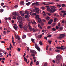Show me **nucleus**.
<instances>
[{
    "instance_id": "39",
    "label": "nucleus",
    "mask_w": 66,
    "mask_h": 66,
    "mask_svg": "<svg viewBox=\"0 0 66 66\" xmlns=\"http://www.w3.org/2000/svg\"><path fill=\"white\" fill-rule=\"evenodd\" d=\"M47 65H48V64L46 63H45V64H44V65H43V66H47Z\"/></svg>"
},
{
    "instance_id": "33",
    "label": "nucleus",
    "mask_w": 66,
    "mask_h": 66,
    "mask_svg": "<svg viewBox=\"0 0 66 66\" xmlns=\"http://www.w3.org/2000/svg\"><path fill=\"white\" fill-rule=\"evenodd\" d=\"M42 21L44 22H46V20H44V19H42Z\"/></svg>"
},
{
    "instance_id": "57",
    "label": "nucleus",
    "mask_w": 66,
    "mask_h": 66,
    "mask_svg": "<svg viewBox=\"0 0 66 66\" xmlns=\"http://www.w3.org/2000/svg\"><path fill=\"white\" fill-rule=\"evenodd\" d=\"M21 15L22 16H24V13H22L21 14Z\"/></svg>"
},
{
    "instance_id": "34",
    "label": "nucleus",
    "mask_w": 66,
    "mask_h": 66,
    "mask_svg": "<svg viewBox=\"0 0 66 66\" xmlns=\"http://www.w3.org/2000/svg\"><path fill=\"white\" fill-rule=\"evenodd\" d=\"M56 24V23H53L52 24V27H54L55 26V25Z\"/></svg>"
},
{
    "instance_id": "26",
    "label": "nucleus",
    "mask_w": 66,
    "mask_h": 66,
    "mask_svg": "<svg viewBox=\"0 0 66 66\" xmlns=\"http://www.w3.org/2000/svg\"><path fill=\"white\" fill-rule=\"evenodd\" d=\"M31 40L32 41V42L33 43H35V41H34L35 40V39H33L32 38V39H31Z\"/></svg>"
},
{
    "instance_id": "10",
    "label": "nucleus",
    "mask_w": 66,
    "mask_h": 66,
    "mask_svg": "<svg viewBox=\"0 0 66 66\" xmlns=\"http://www.w3.org/2000/svg\"><path fill=\"white\" fill-rule=\"evenodd\" d=\"M60 59H61V56L60 55H57L56 56L57 60H60Z\"/></svg>"
},
{
    "instance_id": "18",
    "label": "nucleus",
    "mask_w": 66,
    "mask_h": 66,
    "mask_svg": "<svg viewBox=\"0 0 66 66\" xmlns=\"http://www.w3.org/2000/svg\"><path fill=\"white\" fill-rule=\"evenodd\" d=\"M64 47V46H63L62 45L61 46V49L62 50H63Z\"/></svg>"
},
{
    "instance_id": "11",
    "label": "nucleus",
    "mask_w": 66,
    "mask_h": 66,
    "mask_svg": "<svg viewBox=\"0 0 66 66\" xmlns=\"http://www.w3.org/2000/svg\"><path fill=\"white\" fill-rule=\"evenodd\" d=\"M23 24V23H22V24L21 23H19V26L20 28H21V29H22V28H23V26L22 25Z\"/></svg>"
},
{
    "instance_id": "52",
    "label": "nucleus",
    "mask_w": 66,
    "mask_h": 66,
    "mask_svg": "<svg viewBox=\"0 0 66 66\" xmlns=\"http://www.w3.org/2000/svg\"><path fill=\"white\" fill-rule=\"evenodd\" d=\"M47 28L48 29H49L51 28V26H48L47 27Z\"/></svg>"
},
{
    "instance_id": "19",
    "label": "nucleus",
    "mask_w": 66,
    "mask_h": 66,
    "mask_svg": "<svg viewBox=\"0 0 66 66\" xmlns=\"http://www.w3.org/2000/svg\"><path fill=\"white\" fill-rule=\"evenodd\" d=\"M13 18L14 19H16V18H17V16L16 15H14L13 16Z\"/></svg>"
},
{
    "instance_id": "43",
    "label": "nucleus",
    "mask_w": 66,
    "mask_h": 66,
    "mask_svg": "<svg viewBox=\"0 0 66 66\" xmlns=\"http://www.w3.org/2000/svg\"><path fill=\"white\" fill-rule=\"evenodd\" d=\"M46 19H48V20H49V19H50V17L49 16H47L46 17Z\"/></svg>"
},
{
    "instance_id": "31",
    "label": "nucleus",
    "mask_w": 66,
    "mask_h": 66,
    "mask_svg": "<svg viewBox=\"0 0 66 66\" xmlns=\"http://www.w3.org/2000/svg\"><path fill=\"white\" fill-rule=\"evenodd\" d=\"M52 30L53 31H55V30H56V29H55V28H53L52 29Z\"/></svg>"
},
{
    "instance_id": "20",
    "label": "nucleus",
    "mask_w": 66,
    "mask_h": 66,
    "mask_svg": "<svg viewBox=\"0 0 66 66\" xmlns=\"http://www.w3.org/2000/svg\"><path fill=\"white\" fill-rule=\"evenodd\" d=\"M57 20V18H55L54 20V22H56Z\"/></svg>"
},
{
    "instance_id": "21",
    "label": "nucleus",
    "mask_w": 66,
    "mask_h": 66,
    "mask_svg": "<svg viewBox=\"0 0 66 66\" xmlns=\"http://www.w3.org/2000/svg\"><path fill=\"white\" fill-rule=\"evenodd\" d=\"M24 61H25L26 62H27V58H26L25 57H24Z\"/></svg>"
},
{
    "instance_id": "15",
    "label": "nucleus",
    "mask_w": 66,
    "mask_h": 66,
    "mask_svg": "<svg viewBox=\"0 0 66 66\" xmlns=\"http://www.w3.org/2000/svg\"><path fill=\"white\" fill-rule=\"evenodd\" d=\"M23 29L26 31L27 32H28V31H27V27H26L24 26L23 27Z\"/></svg>"
},
{
    "instance_id": "24",
    "label": "nucleus",
    "mask_w": 66,
    "mask_h": 66,
    "mask_svg": "<svg viewBox=\"0 0 66 66\" xmlns=\"http://www.w3.org/2000/svg\"><path fill=\"white\" fill-rule=\"evenodd\" d=\"M60 62V61H59V60H57L56 63H57V64H59Z\"/></svg>"
},
{
    "instance_id": "2",
    "label": "nucleus",
    "mask_w": 66,
    "mask_h": 66,
    "mask_svg": "<svg viewBox=\"0 0 66 66\" xmlns=\"http://www.w3.org/2000/svg\"><path fill=\"white\" fill-rule=\"evenodd\" d=\"M59 36L57 37V38L58 39H61L62 38H64L66 36V35L63 34H61L59 35Z\"/></svg>"
},
{
    "instance_id": "7",
    "label": "nucleus",
    "mask_w": 66,
    "mask_h": 66,
    "mask_svg": "<svg viewBox=\"0 0 66 66\" xmlns=\"http://www.w3.org/2000/svg\"><path fill=\"white\" fill-rule=\"evenodd\" d=\"M26 27H28V26L29 29H30V31H32V28L31 27L30 25L28 24H26Z\"/></svg>"
},
{
    "instance_id": "61",
    "label": "nucleus",
    "mask_w": 66,
    "mask_h": 66,
    "mask_svg": "<svg viewBox=\"0 0 66 66\" xmlns=\"http://www.w3.org/2000/svg\"><path fill=\"white\" fill-rule=\"evenodd\" d=\"M57 6L58 7H61V6L59 5H57Z\"/></svg>"
},
{
    "instance_id": "41",
    "label": "nucleus",
    "mask_w": 66,
    "mask_h": 66,
    "mask_svg": "<svg viewBox=\"0 0 66 66\" xmlns=\"http://www.w3.org/2000/svg\"><path fill=\"white\" fill-rule=\"evenodd\" d=\"M18 6L17 5H15L14 6V7H15V8H17V7H18Z\"/></svg>"
},
{
    "instance_id": "47",
    "label": "nucleus",
    "mask_w": 66,
    "mask_h": 66,
    "mask_svg": "<svg viewBox=\"0 0 66 66\" xmlns=\"http://www.w3.org/2000/svg\"><path fill=\"white\" fill-rule=\"evenodd\" d=\"M41 9H42V10H45V7H41Z\"/></svg>"
},
{
    "instance_id": "23",
    "label": "nucleus",
    "mask_w": 66,
    "mask_h": 66,
    "mask_svg": "<svg viewBox=\"0 0 66 66\" xmlns=\"http://www.w3.org/2000/svg\"><path fill=\"white\" fill-rule=\"evenodd\" d=\"M39 44H40L41 45H43V43H42V42L41 41H39Z\"/></svg>"
},
{
    "instance_id": "22",
    "label": "nucleus",
    "mask_w": 66,
    "mask_h": 66,
    "mask_svg": "<svg viewBox=\"0 0 66 66\" xmlns=\"http://www.w3.org/2000/svg\"><path fill=\"white\" fill-rule=\"evenodd\" d=\"M16 13H17V12H14L12 13V15H16Z\"/></svg>"
},
{
    "instance_id": "1",
    "label": "nucleus",
    "mask_w": 66,
    "mask_h": 66,
    "mask_svg": "<svg viewBox=\"0 0 66 66\" xmlns=\"http://www.w3.org/2000/svg\"><path fill=\"white\" fill-rule=\"evenodd\" d=\"M46 7L47 9V11H49L50 12H51L52 13L55 12L56 11V9H55V7L54 6H51L50 7L51 9L50 8L49 6H46Z\"/></svg>"
},
{
    "instance_id": "38",
    "label": "nucleus",
    "mask_w": 66,
    "mask_h": 66,
    "mask_svg": "<svg viewBox=\"0 0 66 66\" xmlns=\"http://www.w3.org/2000/svg\"><path fill=\"white\" fill-rule=\"evenodd\" d=\"M4 3H1V6H3L4 5Z\"/></svg>"
},
{
    "instance_id": "48",
    "label": "nucleus",
    "mask_w": 66,
    "mask_h": 66,
    "mask_svg": "<svg viewBox=\"0 0 66 66\" xmlns=\"http://www.w3.org/2000/svg\"><path fill=\"white\" fill-rule=\"evenodd\" d=\"M65 6V5L64 4H62V7H64Z\"/></svg>"
},
{
    "instance_id": "53",
    "label": "nucleus",
    "mask_w": 66,
    "mask_h": 66,
    "mask_svg": "<svg viewBox=\"0 0 66 66\" xmlns=\"http://www.w3.org/2000/svg\"><path fill=\"white\" fill-rule=\"evenodd\" d=\"M48 23L49 24H51V23H52V22H51V21H49L48 22Z\"/></svg>"
},
{
    "instance_id": "32",
    "label": "nucleus",
    "mask_w": 66,
    "mask_h": 66,
    "mask_svg": "<svg viewBox=\"0 0 66 66\" xmlns=\"http://www.w3.org/2000/svg\"><path fill=\"white\" fill-rule=\"evenodd\" d=\"M59 30H63V28L62 27H59Z\"/></svg>"
},
{
    "instance_id": "40",
    "label": "nucleus",
    "mask_w": 66,
    "mask_h": 66,
    "mask_svg": "<svg viewBox=\"0 0 66 66\" xmlns=\"http://www.w3.org/2000/svg\"><path fill=\"white\" fill-rule=\"evenodd\" d=\"M31 3V2H28L26 3V5H29V4H30Z\"/></svg>"
},
{
    "instance_id": "60",
    "label": "nucleus",
    "mask_w": 66,
    "mask_h": 66,
    "mask_svg": "<svg viewBox=\"0 0 66 66\" xmlns=\"http://www.w3.org/2000/svg\"><path fill=\"white\" fill-rule=\"evenodd\" d=\"M1 42L2 43H5V42L4 41H1Z\"/></svg>"
},
{
    "instance_id": "17",
    "label": "nucleus",
    "mask_w": 66,
    "mask_h": 66,
    "mask_svg": "<svg viewBox=\"0 0 66 66\" xmlns=\"http://www.w3.org/2000/svg\"><path fill=\"white\" fill-rule=\"evenodd\" d=\"M22 38L23 39H25V38H26V35H23V36H22Z\"/></svg>"
},
{
    "instance_id": "49",
    "label": "nucleus",
    "mask_w": 66,
    "mask_h": 66,
    "mask_svg": "<svg viewBox=\"0 0 66 66\" xmlns=\"http://www.w3.org/2000/svg\"><path fill=\"white\" fill-rule=\"evenodd\" d=\"M16 16H19L20 14H19V13L16 12Z\"/></svg>"
},
{
    "instance_id": "50",
    "label": "nucleus",
    "mask_w": 66,
    "mask_h": 66,
    "mask_svg": "<svg viewBox=\"0 0 66 66\" xmlns=\"http://www.w3.org/2000/svg\"><path fill=\"white\" fill-rule=\"evenodd\" d=\"M36 5V3H33L32 4V6L35 5Z\"/></svg>"
},
{
    "instance_id": "16",
    "label": "nucleus",
    "mask_w": 66,
    "mask_h": 66,
    "mask_svg": "<svg viewBox=\"0 0 66 66\" xmlns=\"http://www.w3.org/2000/svg\"><path fill=\"white\" fill-rule=\"evenodd\" d=\"M31 23H32V24H36V22H35V21H31Z\"/></svg>"
},
{
    "instance_id": "28",
    "label": "nucleus",
    "mask_w": 66,
    "mask_h": 66,
    "mask_svg": "<svg viewBox=\"0 0 66 66\" xmlns=\"http://www.w3.org/2000/svg\"><path fill=\"white\" fill-rule=\"evenodd\" d=\"M56 48L57 49H61V47H56Z\"/></svg>"
},
{
    "instance_id": "37",
    "label": "nucleus",
    "mask_w": 66,
    "mask_h": 66,
    "mask_svg": "<svg viewBox=\"0 0 66 66\" xmlns=\"http://www.w3.org/2000/svg\"><path fill=\"white\" fill-rule=\"evenodd\" d=\"M39 15H37L36 16H35V18H39Z\"/></svg>"
},
{
    "instance_id": "54",
    "label": "nucleus",
    "mask_w": 66,
    "mask_h": 66,
    "mask_svg": "<svg viewBox=\"0 0 66 66\" xmlns=\"http://www.w3.org/2000/svg\"><path fill=\"white\" fill-rule=\"evenodd\" d=\"M56 29L57 30V29H59V27H58V26H57L56 27Z\"/></svg>"
},
{
    "instance_id": "6",
    "label": "nucleus",
    "mask_w": 66,
    "mask_h": 66,
    "mask_svg": "<svg viewBox=\"0 0 66 66\" xmlns=\"http://www.w3.org/2000/svg\"><path fill=\"white\" fill-rule=\"evenodd\" d=\"M35 47L36 49H37L39 52H40V49L39 47H38V45L37 43H35Z\"/></svg>"
},
{
    "instance_id": "35",
    "label": "nucleus",
    "mask_w": 66,
    "mask_h": 66,
    "mask_svg": "<svg viewBox=\"0 0 66 66\" xmlns=\"http://www.w3.org/2000/svg\"><path fill=\"white\" fill-rule=\"evenodd\" d=\"M55 51H56V52L59 53L60 52V51L57 50H55Z\"/></svg>"
},
{
    "instance_id": "12",
    "label": "nucleus",
    "mask_w": 66,
    "mask_h": 66,
    "mask_svg": "<svg viewBox=\"0 0 66 66\" xmlns=\"http://www.w3.org/2000/svg\"><path fill=\"white\" fill-rule=\"evenodd\" d=\"M25 12V14H27V15H29V13L27 11H24Z\"/></svg>"
},
{
    "instance_id": "55",
    "label": "nucleus",
    "mask_w": 66,
    "mask_h": 66,
    "mask_svg": "<svg viewBox=\"0 0 66 66\" xmlns=\"http://www.w3.org/2000/svg\"><path fill=\"white\" fill-rule=\"evenodd\" d=\"M43 4L44 5H47L45 3V2H44Z\"/></svg>"
},
{
    "instance_id": "4",
    "label": "nucleus",
    "mask_w": 66,
    "mask_h": 66,
    "mask_svg": "<svg viewBox=\"0 0 66 66\" xmlns=\"http://www.w3.org/2000/svg\"><path fill=\"white\" fill-rule=\"evenodd\" d=\"M18 19L19 20L18 22L22 24V17L21 16H19L18 17Z\"/></svg>"
},
{
    "instance_id": "42",
    "label": "nucleus",
    "mask_w": 66,
    "mask_h": 66,
    "mask_svg": "<svg viewBox=\"0 0 66 66\" xmlns=\"http://www.w3.org/2000/svg\"><path fill=\"white\" fill-rule=\"evenodd\" d=\"M25 18H29V16L28 15H25Z\"/></svg>"
},
{
    "instance_id": "59",
    "label": "nucleus",
    "mask_w": 66,
    "mask_h": 66,
    "mask_svg": "<svg viewBox=\"0 0 66 66\" xmlns=\"http://www.w3.org/2000/svg\"><path fill=\"white\" fill-rule=\"evenodd\" d=\"M48 46H46V50H48Z\"/></svg>"
},
{
    "instance_id": "46",
    "label": "nucleus",
    "mask_w": 66,
    "mask_h": 66,
    "mask_svg": "<svg viewBox=\"0 0 66 66\" xmlns=\"http://www.w3.org/2000/svg\"><path fill=\"white\" fill-rule=\"evenodd\" d=\"M44 39H46V40H47L48 39H47V37H45L44 38Z\"/></svg>"
},
{
    "instance_id": "25",
    "label": "nucleus",
    "mask_w": 66,
    "mask_h": 66,
    "mask_svg": "<svg viewBox=\"0 0 66 66\" xmlns=\"http://www.w3.org/2000/svg\"><path fill=\"white\" fill-rule=\"evenodd\" d=\"M36 5L37 6L38 5H39V3H38V2H36Z\"/></svg>"
},
{
    "instance_id": "58",
    "label": "nucleus",
    "mask_w": 66,
    "mask_h": 66,
    "mask_svg": "<svg viewBox=\"0 0 66 66\" xmlns=\"http://www.w3.org/2000/svg\"><path fill=\"white\" fill-rule=\"evenodd\" d=\"M32 15L34 16H35V15H36V13H32Z\"/></svg>"
},
{
    "instance_id": "36",
    "label": "nucleus",
    "mask_w": 66,
    "mask_h": 66,
    "mask_svg": "<svg viewBox=\"0 0 66 66\" xmlns=\"http://www.w3.org/2000/svg\"><path fill=\"white\" fill-rule=\"evenodd\" d=\"M13 27L15 30H17V27L14 26H13Z\"/></svg>"
},
{
    "instance_id": "45",
    "label": "nucleus",
    "mask_w": 66,
    "mask_h": 66,
    "mask_svg": "<svg viewBox=\"0 0 66 66\" xmlns=\"http://www.w3.org/2000/svg\"><path fill=\"white\" fill-rule=\"evenodd\" d=\"M52 36L51 35H49L48 36H47V37L48 38H50Z\"/></svg>"
},
{
    "instance_id": "3",
    "label": "nucleus",
    "mask_w": 66,
    "mask_h": 66,
    "mask_svg": "<svg viewBox=\"0 0 66 66\" xmlns=\"http://www.w3.org/2000/svg\"><path fill=\"white\" fill-rule=\"evenodd\" d=\"M39 9L38 8L36 7H35L34 9H33V11L34 12L37 13V14H39Z\"/></svg>"
},
{
    "instance_id": "27",
    "label": "nucleus",
    "mask_w": 66,
    "mask_h": 66,
    "mask_svg": "<svg viewBox=\"0 0 66 66\" xmlns=\"http://www.w3.org/2000/svg\"><path fill=\"white\" fill-rule=\"evenodd\" d=\"M3 11H4V10H3V9H0V12L1 13L3 12Z\"/></svg>"
},
{
    "instance_id": "13",
    "label": "nucleus",
    "mask_w": 66,
    "mask_h": 66,
    "mask_svg": "<svg viewBox=\"0 0 66 66\" xmlns=\"http://www.w3.org/2000/svg\"><path fill=\"white\" fill-rule=\"evenodd\" d=\"M38 20L39 23H40L42 22V20H41V19L40 18H38Z\"/></svg>"
},
{
    "instance_id": "30",
    "label": "nucleus",
    "mask_w": 66,
    "mask_h": 66,
    "mask_svg": "<svg viewBox=\"0 0 66 66\" xmlns=\"http://www.w3.org/2000/svg\"><path fill=\"white\" fill-rule=\"evenodd\" d=\"M38 27L40 28V29H43V28L41 27V26L40 24H38Z\"/></svg>"
},
{
    "instance_id": "62",
    "label": "nucleus",
    "mask_w": 66,
    "mask_h": 66,
    "mask_svg": "<svg viewBox=\"0 0 66 66\" xmlns=\"http://www.w3.org/2000/svg\"><path fill=\"white\" fill-rule=\"evenodd\" d=\"M27 50L28 51H29V47H27Z\"/></svg>"
},
{
    "instance_id": "5",
    "label": "nucleus",
    "mask_w": 66,
    "mask_h": 66,
    "mask_svg": "<svg viewBox=\"0 0 66 66\" xmlns=\"http://www.w3.org/2000/svg\"><path fill=\"white\" fill-rule=\"evenodd\" d=\"M30 52L31 53H32V54H31V55H32L33 56H35V54L36 53V51L33 50H30Z\"/></svg>"
},
{
    "instance_id": "8",
    "label": "nucleus",
    "mask_w": 66,
    "mask_h": 66,
    "mask_svg": "<svg viewBox=\"0 0 66 66\" xmlns=\"http://www.w3.org/2000/svg\"><path fill=\"white\" fill-rule=\"evenodd\" d=\"M15 36L16 39H18V40H20V38L19 37V36L18 35H16V34H15Z\"/></svg>"
},
{
    "instance_id": "63",
    "label": "nucleus",
    "mask_w": 66,
    "mask_h": 66,
    "mask_svg": "<svg viewBox=\"0 0 66 66\" xmlns=\"http://www.w3.org/2000/svg\"><path fill=\"white\" fill-rule=\"evenodd\" d=\"M49 4H54V3L53 2H49Z\"/></svg>"
},
{
    "instance_id": "44",
    "label": "nucleus",
    "mask_w": 66,
    "mask_h": 66,
    "mask_svg": "<svg viewBox=\"0 0 66 66\" xmlns=\"http://www.w3.org/2000/svg\"><path fill=\"white\" fill-rule=\"evenodd\" d=\"M39 64V62L38 61H37L36 62V65H38Z\"/></svg>"
},
{
    "instance_id": "56",
    "label": "nucleus",
    "mask_w": 66,
    "mask_h": 66,
    "mask_svg": "<svg viewBox=\"0 0 66 66\" xmlns=\"http://www.w3.org/2000/svg\"><path fill=\"white\" fill-rule=\"evenodd\" d=\"M32 31L34 32H35V29H34V28H33Z\"/></svg>"
},
{
    "instance_id": "29",
    "label": "nucleus",
    "mask_w": 66,
    "mask_h": 66,
    "mask_svg": "<svg viewBox=\"0 0 66 66\" xmlns=\"http://www.w3.org/2000/svg\"><path fill=\"white\" fill-rule=\"evenodd\" d=\"M20 3L21 4H22L23 5H24V2H23V1H21L20 2Z\"/></svg>"
},
{
    "instance_id": "9",
    "label": "nucleus",
    "mask_w": 66,
    "mask_h": 66,
    "mask_svg": "<svg viewBox=\"0 0 66 66\" xmlns=\"http://www.w3.org/2000/svg\"><path fill=\"white\" fill-rule=\"evenodd\" d=\"M12 39H13V40H12V43H13V44L14 46H15V43L14 41L13 40L14 39V37L13 36H12Z\"/></svg>"
},
{
    "instance_id": "14",
    "label": "nucleus",
    "mask_w": 66,
    "mask_h": 66,
    "mask_svg": "<svg viewBox=\"0 0 66 66\" xmlns=\"http://www.w3.org/2000/svg\"><path fill=\"white\" fill-rule=\"evenodd\" d=\"M42 36H43V35H39V36H38V39H39V38H41Z\"/></svg>"
},
{
    "instance_id": "51",
    "label": "nucleus",
    "mask_w": 66,
    "mask_h": 66,
    "mask_svg": "<svg viewBox=\"0 0 66 66\" xmlns=\"http://www.w3.org/2000/svg\"><path fill=\"white\" fill-rule=\"evenodd\" d=\"M44 24L43 22H42L41 23V26H43Z\"/></svg>"
},
{
    "instance_id": "64",
    "label": "nucleus",
    "mask_w": 66,
    "mask_h": 66,
    "mask_svg": "<svg viewBox=\"0 0 66 66\" xmlns=\"http://www.w3.org/2000/svg\"><path fill=\"white\" fill-rule=\"evenodd\" d=\"M52 62H53V63H55V61L54 60H53Z\"/></svg>"
}]
</instances>
